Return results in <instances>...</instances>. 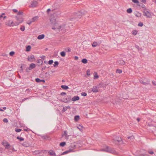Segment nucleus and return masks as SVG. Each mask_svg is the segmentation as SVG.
<instances>
[{
  "mask_svg": "<svg viewBox=\"0 0 156 156\" xmlns=\"http://www.w3.org/2000/svg\"><path fill=\"white\" fill-rule=\"evenodd\" d=\"M66 144V143L65 142H61L60 144V146L61 147H64Z\"/></svg>",
  "mask_w": 156,
  "mask_h": 156,
  "instance_id": "7c9ffc66",
  "label": "nucleus"
},
{
  "mask_svg": "<svg viewBox=\"0 0 156 156\" xmlns=\"http://www.w3.org/2000/svg\"><path fill=\"white\" fill-rule=\"evenodd\" d=\"M23 12L21 11H19L18 12L17 15H22Z\"/></svg>",
  "mask_w": 156,
  "mask_h": 156,
  "instance_id": "603ef678",
  "label": "nucleus"
},
{
  "mask_svg": "<svg viewBox=\"0 0 156 156\" xmlns=\"http://www.w3.org/2000/svg\"><path fill=\"white\" fill-rule=\"evenodd\" d=\"M70 147H73V149L75 147H76V146L75 145H74V144H72L71 145Z\"/></svg>",
  "mask_w": 156,
  "mask_h": 156,
  "instance_id": "13d9d810",
  "label": "nucleus"
},
{
  "mask_svg": "<svg viewBox=\"0 0 156 156\" xmlns=\"http://www.w3.org/2000/svg\"><path fill=\"white\" fill-rule=\"evenodd\" d=\"M61 87L63 89L67 90L69 89V87L66 85H62L61 86Z\"/></svg>",
  "mask_w": 156,
  "mask_h": 156,
  "instance_id": "4be33fe9",
  "label": "nucleus"
},
{
  "mask_svg": "<svg viewBox=\"0 0 156 156\" xmlns=\"http://www.w3.org/2000/svg\"><path fill=\"white\" fill-rule=\"evenodd\" d=\"M12 11H13L15 12V13H16V12H18V11L16 9H12Z\"/></svg>",
  "mask_w": 156,
  "mask_h": 156,
  "instance_id": "052dcab7",
  "label": "nucleus"
},
{
  "mask_svg": "<svg viewBox=\"0 0 156 156\" xmlns=\"http://www.w3.org/2000/svg\"><path fill=\"white\" fill-rule=\"evenodd\" d=\"M15 54V52L13 51H11L9 53V55L10 56H12Z\"/></svg>",
  "mask_w": 156,
  "mask_h": 156,
  "instance_id": "8fccbe9b",
  "label": "nucleus"
},
{
  "mask_svg": "<svg viewBox=\"0 0 156 156\" xmlns=\"http://www.w3.org/2000/svg\"><path fill=\"white\" fill-rule=\"evenodd\" d=\"M66 93L65 92H62L61 94H60V95H61V96H64V95H66Z\"/></svg>",
  "mask_w": 156,
  "mask_h": 156,
  "instance_id": "4d7b16f0",
  "label": "nucleus"
},
{
  "mask_svg": "<svg viewBox=\"0 0 156 156\" xmlns=\"http://www.w3.org/2000/svg\"><path fill=\"white\" fill-rule=\"evenodd\" d=\"M46 68V66H44L41 69V70L43 71L44 70H45Z\"/></svg>",
  "mask_w": 156,
  "mask_h": 156,
  "instance_id": "774afa93",
  "label": "nucleus"
},
{
  "mask_svg": "<svg viewBox=\"0 0 156 156\" xmlns=\"http://www.w3.org/2000/svg\"><path fill=\"white\" fill-rule=\"evenodd\" d=\"M31 48V46L30 45L27 46L26 47V51H30Z\"/></svg>",
  "mask_w": 156,
  "mask_h": 156,
  "instance_id": "72a5a7b5",
  "label": "nucleus"
},
{
  "mask_svg": "<svg viewBox=\"0 0 156 156\" xmlns=\"http://www.w3.org/2000/svg\"><path fill=\"white\" fill-rule=\"evenodd\" d=\"M54 27L52 28V29L53 30H57L56 31H60V30H62L65 28V25H63L62 26L59 25L58 23H55V24L54 25Z\"/></svg>",
  "mask_w": 156,
  "mask_h": 156,
  "instance_id": "f03ea898",
  "label": "nucleus"
},
{
  "mask_svg": "<svg viewBox=\"0 0 156 156\" xmlns=\"http://www.w3.org/2000/svg\"><path fill=\"white\" fill-rule=\"evenodd\" d=\"M132 1L134 3L138 4L139 3V2L138 0H132Z\"/></svg>",
  "mask_w": 156,
  "mask_h": 156,
  "instance_id": "4c0bfd02",
  "label": "nucleus"
},
{
  "mask_svg": "<svg viewBox=\"0 0 156 156\" xmlns=\"http://www.w3.org/2000/svg\"><path fill=\"white\" fill-rule=\"evenodd\" d=\"M143 23L142 22H140L138 24V26H140L141 27L143 26Z\"/></svg>",
  "mask_w": 156,
  "mask_h": 156,
  "instance_id": "de8ad7c7",
  "label": "nucleus"
},
{
  "mask_svg": "<svg viewBox=\"0 0 156 156\" xmlns=\"http://www.w3.org/2000/svg\"><path fill=\"white\" fill-rule=\"evenodd\" d=\"M148 153L150 154H153L154 153L153 151H149Z\"/></svg>",
  "mask_w": 156,
  "mask_h": 156,
  "instance_id": "e2e57ef3",
  "label": "nucleus"
},
{
  "mask_svg": "<svg viewBox=\"0 0 156 156\" xmlns=\"http://www.w3.org/2000/svg\"><path fill=\"white\" fill-rule=\"evenodd\" d=\"M37 83H40L43 82V83L45 82V81L44 80H41L39 78H37L35 79Z\"/></svg>",
  "mask_w": 156,
  "mask_h": 156,
  "instance_id": "dca6fc26",
  "label": "nucleus"
},
{
  "mask_svg": "<svg viewBox=\"0 0 156 156\" xmlns=\"http://www.w3.org/2000/svg\"><path fill=\"white\" fill-rule=\"evenodd\" d=\"M82 126H81L80 125H79V126L78 127H77V128L80 130V131H81V130H82Z\"/></svg>",
  "mask_w": 156,
  "mask_h": 156,
  "instance_id": "864d4df0",
  "label": "nucleus"
},
{
  "mask_svg": "<svg viewBox=\"0 0 156 156\" xmlns=\"http://www.w3.org/2000/svg\"><path fill=\"white\" fill-rule=\"evenodd\" d=\"M45 37V35L44 34H41L40 35H39L37 37V38L39 40H41L43 39Z\"/></svg>",
  "mask_w": 156,
  "mask_h": 156,
  "instance_id": "aec40b11",
  "label": "nucleus"
},
{
  "mask_svg": "<svg viewBox=\"0 0 156 156\" xmlns=\"http://www.w3.org/2000/svg\"><path fill=\"white\" fill-rule=\"evenodd\" d=\"M98 45L97 43L96 42H94L92 44V46L93 47H96Z\"/></svg>",
  "mask_w": 156,
  "mask_h": 156,
  "instance_id": "c9c22d12",
  "label": "nucleus"
},
{
  "mask_svg": "<svg viewBox=\"0 0 156 156\" xmlns=\"http://www.w3.org/2000/svg\"><path fill=\"white\" fill-rule=\"evenodd\" d=\"M140 83L143 84V85H146L147 84H149L150 81L147 80V82H144L142 80H140Z\"/></svg>",
  "mask_w": 156,
  "mask_h": 156,
  "instance_id": "9b49d317",
  "label": "nucleus"
},
{
  "mask_svg": "<svg viewBox=\"0 0 156 156\" xmlns=\"http://www.w3.org/2000/svg\"><path fill=\"white\" fill-rule=\"evenodd\" d=\"M3 121L5 123H7L8 122V119L6 118H4L3 119Z\"/></svg>",
  "mask_w": 156,
  "mask_h": 156,
  "instance_id": "49530a36",
  "label": "nucleus"
},
{
  "mask_svg": "<svg viewBox=\"0 0 156 156\" xmlns=\"http://www.w3.org/2000/svg\"><path fill=\"white\" fill-rule=\"evenodd\" d=\"M101 151L113 154L115 153V151L114 149L111 148L107 146L106 147V148L101 150Z\"/></svg>",
  "mask_w": 156,
  "mask_h": 156,
  "instance_id": "7ed1b4c3",
  "label": "nucleus"
},
{
  "mask_svg": "<svg viewBox=\"0 0 156 156\" xmlns=\"http://www.w3.org/2000/svg\"><path fill=\"white\" fill-rule=\"evenodd\" d=\"M33 20H34V21L37 20L38 18V17L37 16H35L33 18Z\"/></svg>",
  "mask_w": 156,
  "mask_h": 156,
  "instance_id": "79ce46f5",
  "label": "nucleus"
},
{
  "mask_svg": "<svg viewBox=\"0 0 156 156\" xmlns=\"http://www.w3.org/2000/svg\"><path fill=\"white\" fill-rule=\"evenodd\" d=\"M10 146V145L9 144V143H8V144H6L5 148V149H9Z\"/></svg>",
  "mask_w": 156,
  "mask_h": 156,
  "instance_id": "58836bf2",
  "label": "nucleus"
},
{
  "mask_svg": "<svg viewBox=\"0 0 156 156\" xmlns=\"http://www.w3.org/2000/svg\"><path fill=\"white\" fill-rule=\"evenodd\" d=\"M144 4H145L146 2V0H140Z\"/></svg>",
  "mask_w": 156,
  "mask_h": 156,
  "instance_id": "bf43d9fd",
  "label": "nucleus"
},
{
  "mask_svg": "<svg viewBox=\"0 0 156 156\" xmlns=\"http://www.w3.org/2000/svg\"><path fill=\"white\" fill-rule=\"evenodd\" d=\"M50 21L51 22V23L52 24L54 25L55 24V23H56V20L54 19H51L50 20Z\"/></svg>",
  "mask_w": 156,
  "mask_h": 156,
  "instance_id": "5701e85b",
  "label": "nucleus"
},
{
  "mask_svg": "<svg viewBox=\"0 0 156 156\" xmlns=\"http://www.w3.org/2000/svg\"><path fill=\"white\" fill-rule=\"evenodd\" d=\"M122 70L119 69H117L116 71V73H118L119 74L122 73Z\"/></svg>",
  "mask_w": 156,
  "mask_h": 156,
  "instance_id": "c756f323",
  "label": "nucleus"
},
{
  "mask_svg": "<svg viewBox=\"0 0 156 156\" xmlns=\"http://www.w3.org/2000/svg\"><path fill=\"white\" fill-rule=\"evenodd\" d=\"M87 74L88 76H89L90 75V71L89 70H87Z\"/></svg>",
  "mask_w": 156,
  "mask_h": 156,
  "instance_id": "09e8293b",
  "label": "nucleus"
},
{
  "mask_svg": "<svg viewBox=\"0 0 156 156\" xmlns=\"http://www.w3.org/2000/svg\"><path fill=\"white\" fill-rule=\"evenodd\" d=\"M30 98V97H29L28 98H25L22 99V102H23L24 101H25V100L28 99H29Z\"/></svg>",
  "mask_w": 156,
  "mask_h": 156,
  "instance_id": "a18cd8bd",
  "label": "nucleus"
},
{
  "mask_svg": "<svg viewBox=\"0 0 156 156\" xmlns=\"http://www.w3.org/2000/svg\"><path fill=\"white\" fill-rule=\"evenodd\" d=\"M60 54L63 57H64L66 56V52L64 51L61 52Z\"/></svg>",
  "mask_w": 156,
  "mask_h": 156,
  "instance_id": "cd10ccee",
  "label": "nucleus"
},
{
  "mask_svg": "<svg viewBox=\"0 0 156 156\" xmlns=\"http://www.w3.org/2000/svg\"><path fill=\"white\" fill-rule=\"evenodd\" d=\"M72 150H73V149H69V150H68V151H64V152H63L61 154V155H63L65 154H67L69 152H70L72 151Z\"/></svg>",
  "mask_w": 156,
  "mask_h": 156,
  "instance_id": "6ab92c4d",
  "label": "nucleus"
},
{
  "mask_svg": "<svg viewBox=\"0 0 156 156\" xmlns=\"http://www.w3.org/2000/svg\"><path fill=\"white\" fill-rule=\"evenodd\" d=\"M20 30L22 31H24L25 30V27L24 26L21 27L20 28Z\"/></svg>",
  "mask_w": 156,
  "mask_h": 156,
  "instance_id": "5fc2aeb1",
  "label": "nucleus"
},
{
  "mask_svg": "<svg viewBox=\"0 0 156 156\" xmlns=\"http://www.w3.org/2000/svg\"><path fill=\"white\" fill-rule=\"evenodd\" d=\"M30 70L31 69H30V68L29 67L27 68L26 69V71L27 72L29 73L30 72Z\"/></svg>",
  "mask_w": 156,
  "mask_h": 156,
  "instance_id": "3c124183",
  "label": "nucleus"
},
{
  "mask_svg": "<svg viewBox=\"0 0 156 156\" xmlns=\"http://www.w3.org/2000/svg\"><path fill=\"white\" fill-rule=\"evenodd\" d=\"M135 47L139 51H142V49L141 48H140L139 46H138V45H136Z\"/></svg>",
  "mask_w": 156,
  "mask_h": 156,
  "instance_id": "f704fd0d",
  "label": "nucleus"
},
{
  "mask_svg": "<svg viewBox=\"0 0 156 156\" xmlns=\"http://www.w3.org/2000/svg\"><path fill=\"white\" fill-rule=\"evenodd\" d=\"M80 99V98L77 96H75L73 97L72 99V100L73 101H78Z\"/></svg>",
  "mask_w": 156,
  "mask_h": 156,
  "instance_id": "f8f14e48",
  "label": "nucleus"
},
{
  "mask_svg": "<svg viewBox=\"0 0 156 156\" xmlns=\"http://www.w3.org/2000/svg\"><path fill=\"white\" fill-rule=\"evenodd\" d=\"M114 140L115 141H117L118 142H120L121 141H122V139L121 138V137H117L115 138Z\"/></svg>",
  "mask_w": 156,
  "mask_h": 156,
  "instance_id": "2eb2a0df",
  "label": "nucleus"
},
{
  "mask_svg": "<svg viewBox=\"0 0 156 156\" xmlns=\"http://www.w3.org/2000/svg\"><path fill=\"white\" fill-rule=\"evenodd\" d=\"M137 33V31L136 30H134L132 31V34L135 35H136Z\"/></svg>",
  "mask_w": 156,
  "mask_h": 156,
  "instance_id": "2f4dec72",
  "label": "nucleus"
},
{
  "mask_svg": "<svg viewBox=\"0 0 156 156\" xmlns=\"http://www.w3.org/2000/svg\"><path fill=\"white\" fill-rule=\"evenodd\" d=\"M16 138L17 139L19 140L20 141H21L24 140V139L23 138L20 136H17Z\"/></svg>",
  "mask_w": 156,
  "mask_h": 156,
  "instance_id": "a878e982",
  "label": "nucleus"
},
{
  "mask_svg": "<svg viewBox=\"0 0 156 156\" xmlns=\"http://www.w3.org/2000/svg\"><path fill=\"white\" fill-rule=\"evenodd\" d=\"M152 83L154 85V86L156 85V82L155 81H152Z\"/></svg>",
  "mask_w": 156,
  "mask_h": 156,
  "instance_id": "338daca9",
  "label": "nucleus"
},
{
  "mask_svg": "<svg viewBox=\"0 0 156 156\" xmlns=\"http://www.w3.org/2000/svg\"><path fill=\"white\" fill-rule=\"evenodd\" d=\"M30 90L29 89H26L25 91L27 93H29L30 92Z\"/></svg>",
  "mask_w": 156,
  "mask_h": 156,
  "instance_id": "680f3d73",
  "label": "nucleus"
},
{
  "mask_svg": "<svg viewBox=\"0 0 156 156\" xmlns=\"http://www.w3.org/2000/svg\"><path fill=\"white\" fill-rule=\"evenodd\" d=\"M80 118V116L79 115H76L74 117V120L76 121H78Z\"/></svg>",
  "mask_w": 156,
  "mask_h": 156,
  "instance_id": "473e14b6",
  "label": "nucleus"
},
{
  "mask_svg": "<svg viewBox=\"0 0 156 156\" xmlns=\"http://www.w3.org/2000/svg\"><path fill=\"white\" fill-rule=\"evenodd\" d=\"M97 86H94L92 88V91L94 92H97L98 91Z\"/></svg>",
  "mask_w": 156,
  "mask_h": 156,
  "instance_id": "9d476101",
  "label": "nucleus"
},
{
  "mask_svg": "<svg viewBox=\"0 0 156 156\" xmlns=\"http://www.w3.org/2000/svg\"><path fill=\"white\" fill-rule=\"evenodd\" d=\"M43 140H48L50 139L49 136L47 135H41L40 136Z\"/></svg>",
  "mask_w": 156,
  "mask_h": 156,
  "instance_id": "1a4fd4ad",
  "label": "nucleus"
},
{
  "mask_svg": "<svg viewBox=\"0 0 156 156\" xmlns=\"http://www.w3.org/2000/svg\"><path fill=\"white\" fill-rule=\"evenodd\" d=\"M81 62L84 64H86L87 62V60L86 58H83Z\"/></svg>",
  "mask_w": 156,
  "mask_h": 156,
  "instance_id": "393cba45",
  "label": "nucleus"
},
{
  "mask_svg": "<svg viewBox=\"0 0 156 156\" xmlns=\"http://www.w3.org/2000/svg\"><path fill=\"white\" fill-rule=\"evenodd\" d=\"M36 67V66L35 64L34 63H31L30 64L29 68L31 70L34 68Z\"/></svg>",
  "mask_w": 156,
  "mask_h": 156,
  "instance_id": "f3484780",
  "label": "nucleus"
},
{
  "mask_svg": "<svg viewBox=\"0 0 156 156\" xmlns=\"http://www.w3.org/2000/svg\"><path fill=\"white\" fill-rule=\"evenodd\" d=\"M128 139H131L132 140H133L134 139V137L133 136H129L127 137Z\"/></svg>",
  "mask_w": 156,
  "mask_h": 156,
  "instance_id": "6e6d98bb",
  "label": "nucleus"
},
{
  "mask_svg": "<svg viewBox=\"0 0 156 156\" xmlns=\"http://www.w3.org/2000/svg\"><path fill=\"white\" fill-rule=\"evenodd\" d=\"M53 62V61L52 60H50L48 61V64L50 65L52 64Z\"/></svg>",
  "mask_w": 156,
  "mask_h": 156,
  "instance_id": "37998d69",
  "label": "nucleus"
},
{
  "mask_svg": "<svg viewBox=\"0 0 156 156\" xmlns=\"http://www.w3.org/2000/svg\"><path fill=\"white\" fill-rule=\"evenodd\" d=\"M81 95L82 96H86L87 95V94L85 92H83L81 93Z\"/></svg>",
  "mask_w": 156,
  "mask_h": 156,
  "instance_id": "ea45409f",
  "label": "nucleus"
},
{
  "mask_svg": "<svg viewBox=\"0 0 156 156\" xmlns=\"http://www.w3.org/2000/svg\"><path fill=\"white\" fill-rule=\"evenodd\" d=\"M58 61H55L54 62V64L53 65V66L54 67H56V66H58Z\"/></svg>",
  "mask_w": 156,
  "mask_h": 156,
  "instance_id": "e433bc0d",
  "label": "nucleus"
},
{
  "mask_svg": "<svg viewBox=\"0 0 156 156\" xmlns=\"http://www.w3.org/2000/svg\"><path fill=\"white\" fill-rule=\"evenodd\" d=\"M97 86V87L98 88L101 87V83L99 84Z\"/></svg>",
  "mask_w": 156,
  "mask_h": 156,
  "instance_id": "69168bd1",
  "label": "nucleus"
},
{
  "mask_svg": "<svg viewBox=\"0 0 156 156\" xmlns=\"http://www.w3.org/2000/svg\"><path fill=\"white\" fill-rule=\"evenodd\" d=\"M37 4V2L36 1H32L31 3L30 7H35Z\"/></svg>",
  "mask_w": 156,
  "mask_h": 156,
  "instance_id": "6e6552de",
  "label": "nucleus"
},
{
  "mask_svg": "<svg viewBox=\"0 0 156 156\" xmlns=\"http://www.w3.org/2000/svg\"><path fill=\"white\" fill-rule=\"evenodd\" d=\"M71 97L70 95H67L66 97H65L63 98V100L62 101L63 102L65 103H68L71 100Z\"/></svg>",
  "mask_w": 156,
  "mask_h": 156,
  "instance_id": "20e7f679",
  "label": "nucleus"
},
{
  "mask_svg": "<svg viewBox=\"0 0 156 156\" xmlns=\"http://www.w3.org/2000/svg\"><path fill=\"white\" fill-rule=\"evenodd\" d=\"M40 57L42 58V59L44 60L45 58V56H43L41 57Z\"/></svg>",
  "mask_w": 156,
  "mask_h": 156,
  "instance_id": "0e129e2a",
  "label": "nucleus"
},
{
  "mask_svg": "<svg viewBox=\"0 0 156 156\" xmlns=\"http://www.w3.org/2000/svg\"><path fill=\"white\" fill-rule=\"evenodd\" d=\"M144 15L146 16L147 18H150L151 17V14L148 11H145L143 12Z\"/></svg>",
  "mask_w": 156,
  "mask_h": 156,
  "instance_id": "39448f33",
  "label": "nucleus"
},
{
  "mask_svg": "<svg viewBox=\"0 0 156 156\" xmlns=\"http://www.w3.org/2000/svg\"><path fill=\"white\" fill-rule=\"evenodd\" d=\"M18 22L14 23L12 20H9L6 23V24L9 26H17L22 21V20H19L18 19Z\"/></svg>",
  "mask_w": 156,
  "mask_h": 156,
  "instance_id": "f257e3e1",
  "label": "nucleus"
},
{
  "mask_svg": "<svg viewBox=\"0 0 156 156\" xmlns=\"http://www.w3.org/2000/svg\"><path fill=\"white\" fill-rule=\"evenodd\" d=\"M62 136H65V137H68L67 131H64V134L62 135Z\"/></svg>",
  "mask_w": 156,
  "mask_h": 156,
  "instance_id": "c85d7f7f",
  "label": "nucleus"
},
{
  "mask_svg": "<svg viewBox=\"0 0 156 156\" xmlns=\"http://www.w3.org/2000/svg\"><path fill=\"white\" fill-rule=\"evenodd\" d=\"M86 12L85 11H80L78 13L76 14V16H78V17L79 18H80L81 17V16L85 14Z\"/></svg>",
  "mask_w": 156,
  "mask_h": 156,
  "instance_id": "0eeeda50",
  "label": "nucleus"
},
{
  "mask_svg": "<svg viewBox=\"0 0 156 156\" xmlns=\"http://www.w3.org/2000/svg\"><path fill=\"white\" fill-rule=\"evenodd\" d=\"M67 110V108L66 107H64L63 108L62 110V113H63L64 112H65Z\"/></svg>",
  "mask_w": 156,
  "mask_h": 156,
  "instance_id": "a19ab883",
  "label": "nucleus"
},
{
  "mask_svg": "<svg viewBox=\"0 0 156 156\" xmlns=\"http://www.w3.org/2000/svg\"><path fill=\"white\" fill-rule=\"evenodd\" d=\"M118 63L119 64H120L121 65H123L125 63V62L123 60H119L118 61Z\"/></svg>",
  "mask_w": 156,
  "mask_h": 156,
  "instance_id": "a211bd4d",
  "label": "nucleus"
},
{
  "mask_svg": "<svg viewBox=\"0 0 156 156\" xmlns=\"http://www.w3.org/2000/svg\"><path fill=\"white\" fill-rule=\"evenodd\" d=\"M126 12L128 13H130L132 12V10L131 8H129L127 9Z\"/></svg>",
  "mask_w": 156,
  "mask_h": 156,
  "instance_id": "bb28decb",
  "label": "nucleus"
},
{
  "mask_svg": "<svg viewBox=\"0 0 156 156\" xmlns=\"http://www.w3.org/2000/svg\"><path fill=\"white\" fill-rule=\"evenodd\" d=\"M37 62L38 64V66H40L42 64L43 61L42 59H39L37 60Z\"/></svg>",
  "mask_w": 156,
  "mask_h": 156,
  "instance_id": "4468645a",
  "label": "nucleus"
},
{
  "mask_svg": "<svg viewBox=\"0 0 156 156\" xmlns=\"http://www.w3.org/2000/svg\"><path fill=\"white\" fill-rule=\"evenodd\" d=\"M48 153L51 156H56L55 153L52 150L49 151Z\"/></svg>",
  "mask_w": 156,
  "mask_h": 156,
  "instance_id": "ddd939ff",
  "label": "nucleus"
},
{
  "mask_svg": "<svg viewBox=\"0 0 156 156\" xmlns=\"http://www.w3.org/2000/svg\"><path fill=\"white\" fill-rule=\"evenodd\" d=\"M135 15L136 16L138 17H140L141 16L142 14L141 13L139 12H136L135 13Z\"/></svg>",
  "mask_w": 156,
  "mask_h": 156,
  "instance_id": "412c9836",
  "label": "nucleus"
},
{
  "mask_svg": "<svg viewBox=\"0 0 156 156\" xmlns=\"http://www.w3.org/2000/svg\"><path fill=\"white\" fill-rule=\"evenodd\" d=\"M27 59L28 61L32 62L33 61V60H35V58L34 55H31L30 56H28L27 58Z\"/></svg>",
  "mask_w": 156,
  "mask_h": 156,
  "instance_id": "423d86ee",
  "label": "nucleus"
},
{
  "mask_svg": "<svg viewBox=\"0 0 156 156\" xmlns=\"http://www.w3.org/2000/svg\"><path fill=\"white\" fill-rule=\"evenodd\" d=\"M15 130L16 132H20L22 130V129H16Z\"/></svg>",
  "mask_w": 156,
  "mask_h": 156,
  "instance_id": "c03bdc74",
  "label": "nucleus"
},
{
  "mask_svg": "<svg viewBox=\"0 0 156 156\" xmlns=\"http://www.w3.org/2000/svg\"><path fill=\"white\" fill-rule=\"evenodd\" d=\"M8 143L7 141L5 140H3L2 142V144L5 147L6 144H7Z\"/></svg>",
  "mask_w": 156,
  "mask_h": 156,
  "instance_id": "b1692460",
  "label": "nucleus"
}]
</instances>
